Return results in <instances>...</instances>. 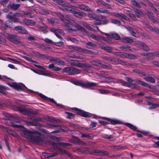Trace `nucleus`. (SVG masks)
I'll list each match as a JSON object with an SVG mask.
<instances>
[{"instance_id":"obj_1","label":"nucleus","mask_w":159,"mask_h":159,"mask_svg":"<svg viewBox=\"0 0 159 159\" xmlns=\"http://www.w3.org/2000/svg\"><path fill=\"white\" fill-rule=\"evenodd\" d=\"M20 134L22 136L35 144L50 145L52 146L54 150H58L61 153L66 154L69 157H71L70 153L65 150L60 148V142L56 143L49 141L45 142L43 135L37 131H31L24 128L21 130Z\"/></svg>"},{"instance_id":"obj_2","label":"nucleus","mask_w":159,"mask_h":159,"mask_svg":"<svg viewBox=\"0 0 159 159\" xmlns=\"http://www.w3.org/2000/svg\"><path fill=\"white\" fill-rule=\"evenodd\" d=\"M7 84L10 87L13 88L16 90L19 91L23 90V88H25L27 90L26 91L27 93H34V92L33 91L28 89L24 84L21 83L18 84L15 82H13L12 84H11L10 83H7Z\"/></svg>"},{"instance_id":"obj_3","label":"nucleus","mask_w":159,"mask_h":159,"mask_svg":"<svg viewBox=\"0 0 159 159\" xmlns=\"http://www.w3.org/2000/svg\"><path fill=\"white\" fill-rule=\"evenodd\" d=\"M125 79L129 83L133 85V88H134L137 89H139V88L136 86V84H139L144 87H147L148 86V84L146 83L141 81L139 79L133 80L131 78L129 77H126Z\"/></svg>"},{"instance_id":"obj_4","label":"nucleus","mask_w":159,"mask_h":159,"mask_svg":"<svg viewBox=\"0 0 159 159\" xmlns=\"http://www.w3.org/2000/svg\"><path fill=\"white\" fill-rule=\"evenodd\" d=\"M57 2V3L59 5L58 8L60 9L65 11H72L71 8L69 6L67 2L61 0H58Z\"/></svg>"},{"instance_id":"obj_5","label":"nucleus","mask_w":159,"mask_h":159,"mask_svg":"<svg viewBox=\"0 0 159 159\" xmlns=\"http://www.w3.org/2000/svg\"><path fill=\"white\" fill-rule=\"evenodd\" d=\"M72 82L75 85L81 86L84 88H89L94 87L96 85V83L88 82H84L82 81L76 80L73 81Z\"/></svg>"},{"instance_id":"obj_6","label":"nucleus","mask_w":159,"mask_h":159,"mask_svg":"<svg viewBox=\"0 0 159 159\" xmlns=\"http://www.w3.org/2000/svg\"><path fill=\"white\" fill-rule=\"evenodd\" d=\"M67 26L69 28L68 30L70 32L78 31L80 30H85L84 28L82 27L75 23H72L71 22Z\"/></svg>"},{"instance_id":"obj_7","label":"nucleus","mask_w":159,"mask_h":159,"mask_svg":"<svg viewBox=\"0 0 159 159\" xmlns=\"http://www.w3.org/2000/svg\"><path fill=\"white\" fill-rule=\"evenodd\" d=\"M6 38L10 41L16 44L20 43V38L17 36L13 34H6Z\"/></svg>"},{"instance_id":"obj_8","label":"nucleus","mask_w":159,"mask_h":159,"mask_svg":"<svg viewBox=\"0 0 159 159\" xmlns=\"http://www.w3.org/2000/svg\"><path fill=\"white\" fill-rule=\"evenodd\" d=\"M72 61L70 62V65L72 66H75L80 68H89L91 67V65L88 63H81L77 60H71Z\"/></svg>"},{"instance_id":"obj_9","label":"nucleus","mask_w":159,"mask_h":159,"mask_svg":"<svg viewBox=\"0 0 159 159\" xmlns=\"http://www.w3.org/2000/svg\"><path fill=\"white\" fill-rule=\"evenodd\" d=\"M63 71L70 75L78 74L80 72V70L71 67H65L63 69Z\"/></svg>"},{"instance_id":"obj_10","label":"nucleus","mask_w":159,"mask_h":159,"mask_svg":"<svg viewBox=\"0 0 159 159\" xmlns=\"http://www.w3.org/2000/svg\"><path fill=\"white\" fill-rule=\"evenodd\" d=\"M90 62L93 65L96 66L102 67L104 68H111L112 66L107 64H102L101 62H98L97 60H90Z\"/></svg>"},{"instance_id":"obj_11","label":"nucleus","mask_w":159,"mask_h":159,"mask_svg":"<svg viewBox=\"0 0 159 159\" xmlns=\"http://www.w3.org/2000/svg\"><path fill=\"white\" fill-rule=\"evenodd\" d=\"M33 55L34 56L39 59L55 60L52 57H50L47 55L41 54L38 52L34 53Z\"/></svg>"},{"instance_id":"obj_12","label":"nucleus","mask_w":159,"mask_h":159,"mask_svg":"<svg viewBox=\"0 0 159 159\" xmlns=\"http://www.w3.org/2000/svg\"><path fill=\"white\" fill-rule=\"evenodd\" d=\"M73 50L78 51L81 52L85 53L92 54L93 52L91 50H88L84 48L77 46H70Z\"/></svg>"},{"instance_id":"obj_13","label":"nucleus","mask_w":159,"mask_h":159,"mask_svg":"<svg viewBox=\"0 0 159 159\" xmlns=\"http://www.w3.org/2000/svg\"><path fill=\"white\" fill-rule=\"evenodd\" d=\"M110 61L111 63L114 65L120 64L123 65L128 66H134L130 63H128L123 60H110Z\"/></svg>"},{"instance_id":"obj_14","label":"nucleus","mask_w":159,"mask_h":159,"mask_svg":"<svg viewBox=\"0 0 159 159\" xmlns=\"http://www.w3.org/2000/svg\"><path fill=\"white\" fill-rule=\"evenodd\" d=\"M16 109L23 114L30 115L32 114L31 111L29 110L26 109L22 107H16Z\"/></svg>"},{"instance_id":"obj_15","label":"nucleus","mask_w":159,"mask_h":159,"mask_svg":"<svg viewBox=\"0 0 159 159\" xmlns=\"http://www.w3.org/2000/svg\"><path fill=\"white\" fill-rule=\"evenodd\" d=\"M14 30L19 33L27 34L28 32L24 27L21 26H17L14 27Z\"/></svg>"},{"instance_id":"obj_16","label":"nucleus","mask_w":159,"mask_h":159,"mask_svg":"<svg viewBox=\"0 0 159 159\" xmlns=\"http://www.w3.org/2000/svg\"><path fill=\"white\" fill-rule=\"evenodd\" d=\"M70 11L75 16L80 18H82L84 16L86 15V14L83 12H79L72 10Z\"/></svg>"},{"instance_id":"obj_17","label":"nucleus","mask_w":159,"mask_h":159,"mask_svg":"<svg viewBox=\"0 0 159 159\" xmlns=\"http://www.w3.org/2000/svg\"><path fill=\"white\" fill-rule=\"evenodd\" d=\"M147 76L144 78V80L147 81H149L151 83H154L155 80L154 79L155 76L153 74H148L146 75Z\"/></svg>"},{"instance_id":"obj_18","label":"nucleus","mask_w":159,"mask_h":159,"mask_svg":"<svg viewBox=\"0 0 159 159\" xmlns=\"http://www.w3.org/2000/svg\"><path fill=\"white\" fill-rule=\"evenodd\" d=\"M61 21L64 22L66 26L72 22L71 18L69 16L67 15L64 16Z\"/></svg>"},{"instance_id":"obj_19","label":"nucleus","mask_w":159,"mask_h":159,"mask_svg":"<svg viewBox=\"0 0 159 159\" xmlns=\"http://www.w3.org/2000/svg\"><path fill=\"white\" fill-rule=\"evenodd\" d=\"M146 14L148 16V18L152 22L155 23L157 20L153 16V13L150 11H148Z\"/></svg>"},{"instance_id":"obj_20","label":"nucleus","mask_w":159,"mask_h":159,"mask_svg":"<svg viewBox=\"0 0 159 159\" xmlns=\"http://www.w3.org/2000/svg\"><path fill=\"white\" fill-rule=\"evenodd\" d=\"M121 57L125 58H128L130 59H137V57L132 55L127 54V53L122 54L121 53L120 57Z\"/></svg>"},{"instance_id":"obj_21","label":"nucleus","mask_w":159,"mask_h":159,"mask_svg":"<svg viewBox=\"0 0 159 159\" xmlns=\"http://www.w3.org/2000/svg\"><path fill=\"white\" fill-rule=\"evenodd\" d=\"M20 6L19 4H15L14 3L10 2L7 6V8L8 9L13 10H16L18 9Z\"/></svg>"},{"instance_id":"obj_22","label":"nucleus","mask_w":159,"mask_h":159,"mask_svg":"<svg viewBox=\"0 0 159 159\" xmlns=\"http://www.w3.org/2000/svg\"><path fill=\"white\" fill-rule=\"evenodd\" d=\"M76 113L77 115L81 116L84 117H90V114L89 113L84 111L83 110H81L79 109L77 111H76Z\"/></svg>"},{"instance_id":"obj_23","label":"nucleus","mask_w":159,"mask_h":159,"mask_svg":"<svg viewBox=\"0 0 159 159\" xmlns=\"http://www.w3.org/2000/svg\"><path fill=\"white\" fill-rule=\"evenodd\" d=\"M78 7L79 9L84 11H91V9L88 6H86L84 4L78 5Z\"/></svg>"},{"instance_id":"obj_24","label":"nucleus","mask_w":159,"mask_h":159,"mask_svg":"<svg viewBox=\"0 0 159 159\" xmlns=\"http://www.w3.org/2000/svg\"><path fill=\"white\" fill-rule=\"evenodd\" d=\"M7 123L8 125L11 126L14 128H20L23 127V126L22 125H17L15 124V123L11 122L10 120H8Z\"/></svg>"},{"instance_id":"obj_25","label":"nucleus","mask_w":159,"mask_h":159,"mask_svg":"<svg viewBox=\"0 0 159 159\" xmlns=\"http://www.w3.org/2000/svg\"><path fill=\"white\" fill-rule=\"evenodd\" d=\"M72 137L74 138V139H70L69 140V142L73 143H77L78 144L79 143H82V141L80 140L78 137L73 135Z\"/></svg>"},{"instance_id":"obj_26","label":"nucleus","mask_w":159,"mask_h":159,"mask_svg":"<svg viewBox=\"0 0 159 159\" xmlns=\"http://www.w3.org/2000/svg\"><path fill=\"white\" fill-rule=\"evenodd\" d=\"M7 19L10 20L11 21L14 22L19 23L20 22L18 19L14 17L13 16L7 15L6 16Z\"/></svg>"},{"instance_id":"obj_27","label":"nucleus","mask_w":159,"mask_h":159,"mask_svg":"<svg viewBox=\"0 0 159 159\" xmlns=\"http://www.w3.org/2000/svg\"><path fill=\"white\" fill-rule=\"evenodd\" d=\"M85 44L87 48L91 49L96 47L97 45L96 44L90 42H87Z\"/></svg>"},{"instance_id":"obj_28","label":"nucleus","mask_w":159,"mask_h":159,"mask_svg":"<svg viewBox=\"0 0 159 159\" xmlns=\"http://www.w3.org/2000/svg\"><path fill=\"white\" fill-rule=\"evenodd\" d=\"M105 119L107 121L110 122L113 125L120 124L121 123V121L117 120L111 119L107 118H106Z\"/></svg>"},{"instance_id":"obj_29","label":"nucleus","mask_w":159,"mask_h":159,"mask_svg":"<svg viewBox=\"0 0 159 159\" xmlns=\"http://www.w3.org/2000/svg\"><path fill=\"white\" fill-rule=\"evenodd\" d=\"M136 16L138 18L140 17L141 16H143L144 13L140 10L138 9L137 8H134L133 10Z\"/></svg>"},{"instance_id":"obj_30","label":"nucleus","mask_w":159,"mask_h":159,"mask_svg":"<svg viewBox=\"0 0 159 159\" xmlns=\"http://www.w3.org/2000/svg\"><path fill=\"white\" fill-rule=\"evenodd\" d=\"M57 153L55 152L53 153H47L44 152L42 153V155L46 158L53 157L57 155Z\"/></svg>"},{"instance_id":"obj_31","label":"nucleus","mask_w":159,"mask_h":159,"mask_svg":"<svg viewBox=\"0 0 159 159\" xmlns=\"http://www.w3.org/2000/svg\"><path fill=\"white\" fill-rule=\"evenodd\" d=\"M77 150L79 152L84 153H88V148L87 147L85 148H80L77 149Z\"/></svg>"},{"instance_id":"obj_32","label":"nucleus","mask_w":159,"mask_h":159,"mask_svg":"<svg viewBox=\"0 0 159 159\" xmlns=\"http://www.w3.org/2000/svg\"><path fill=\"white\" fill-rule=\"evenodd\" d=\"M97 151V155L98 156H107L109 155L108 152L107 151L98 149Z\"/></svg>"},{"instance_id":"obj_33","label":"nucleus","mask_w":159,"mask_h":159,"mask_svg":"<svg viewBox=\"0 0 159 159\" xmlns=\"http://www.w3.org/2000/svg\"><path fill=\"white\" fill-rule=\"evenodd\" d=\"M122 41L123 43H131L134 42L133 39L128 37L123 38Z\"/></svg>"},{"instance_id":"obj_34","label":"nucleus","mask_w":159,"mask_h":159,"mask_svg":"<svg viewBox=\"0 0 159 159\" xmlns=\"http://www.w3.org/2000/svg\"><path fill=\"white\" fill-rule=\"evenodd\" d=\"M99 17L102 20V24L105 25L108 23L109 22L108 20L107 19L105 16H99Z\"/></svg>"},{"instance_id":"obj_35","label":"nucleus","mask_w":159,"mask_h":159,"mask_svg":"<svg viewBox=\"0 0 159 159\" xmlns=\"http://www.w3.org/2000/svg\"><path fill=\"white\" fill-rule=\"evenodd\" d=\"M48 67L50 69H52L54 71H59L61 70V69L59 67L54 66L53 64H50L48 66Z\"/></svg>"},{"instance_id":"obj_36","label":"nucleus","mask_w":159,"mask_h":159,"mask_svg":"<svg viewBox=\"0 0 159 159\" xmlns=\"http://www.w3.org/2000/svg\"><path fill=\"white\" fill-rule=\"evenodd\" d=\"M125 125L134 131L138 132V131H139L137 129V128L136 126L133 125L130 123H126L125 124Z\"/></svg>"},{"instance_id":"obj_37","label":"nucleus","mask_w":159,"mask_h":159,"mask_svg":"<svg viewBox=\"0 0 159 159\" xmlns=\"http://www.w3.org/2000/svg\"><path fill=\"white\" fill-rule=\"evenodd\" d=\"M25 24L31 25H34L35 24V22L34 20L26 19L25 20Z\"/></svg>"},{"instance_id":"obj_38","label":"nucleus","mask_w":159,"mask_h":159,"mask_svg":"<svg viewBox=\"0 0 159 159\" xmlns=\"http://www.w3.org/2000/svg\"><path fill=\"white\" fill-rule=\"evenodd\" d=\"M65 113L67 115L66 118L68 119H71L73 118L75 116V114L68 112L66 111L65 112Z\"/></svg>"},{"instance_id":"obj_39","label":"nucleus","mask_w":159,"mask_h":159,"mask_svg":"<svg viewBox=\"0 0 159 159\" xmlns=\"http://www.w3.org/2000/svg\"><path fill=\"white\" fill-rule=\"evenodd\" d=\"M119 48L124 51H131V47L129 46H120Z\"/></svg>"},{"instance_id":"obj_40","label":"nucleus","mask_w":159,"mask_h":159,"mask_svg":"<svg viewBox=\"0 0 159 159\" xmlns=\"http://www.w3.org/2000/svg\"><path fill=\"white\" fill-rule=\"evenodd\" d=\"M112 39L116 40H118L120 39V37L119 35L116 33H111Z\"/></svg>"},{"instance_id":"obj_41","label":"nucleus","mask_w":159,"mask_h":159,"mask_svg":"<svg viewBox=\"0 0 159 159\" xmlns=\"http://www.w3.org/2000/svg\"><path fill=\"white\" fill-rule=\"evenodd\" d=\"M81 135V137L82 138H86L91 139L93 137V135L91 134H83L82 133Z\"/></svg>"},{"instance_id":"obj_42","label":"nucleus","mask_w":159,"mask_h":159,"mask_svg":"<svg viewBox=\"0 0 159 159\" xmlns=\"http://www.w3.org/2000/svg\"><path fill=\"white\" fill-rule=\"evenodd\" d=\"M148 54H149V56L150 57L152 58L154 57H159V52H154L152 53L149 52Z\"/></svg>"},{"instance_id":"obj_43","label":"nucleus","mask_w":159,"mask_h":159,"mask_svg":"<svg viewBox=\"0 0 159 159\" xmlns=\"http://www.w3.org/2000/svg\"><path fill=\"white\" fill-rule=\"evenodd\" d=\"M101 48L108 52H111L112 51V48H111L108 46H102L101 47Z\"/></svg>"},{"instance_id":"obj_44","label":"nucleus","mask_w":159,"mask_h":159,"mask_svg":"<svg viewBox=\"0 0 159 159\" xmlns=\"http://www.w3.org/2000/svg\"><path fill=\"white\" fill-rule=\"evenodd\" d=\"M126 28L128 31L131 32V34L133 36H135V35H136V34L134 31L136 30L135 29H134L133 28H131V27L129 26L127 27Z\"/></svg>"},{"instance_id":"obj_45","label":"nucleus","mask_w":159,"mask_h":159,"mask_svg":"<svg viewBox=\"0 0 159 159\" xmlns=\"http://www.w3.org/2000/svg\"><path fill=\"white\" fill-rule=\"evenodd\" d=\"M88 153H89L91 154H95L97 155V151L98 149H94L91 148H88Z\"/></svg>"},{"instance_id":"obj_46","label":"nucleus","mask_w":159,"mask_h":159,"mask_svg":"<svg viewBox=\"0 0 159 159\" xmlns=\"http://www.w3.org/2000/svg\"><path fill=\"white\" fill-rule=\"evenodd\" d=\"M55 64L58 65L64 66L65 65V62L63 60H53Z\"/></svg>"},{"instance_id":"obj_47","label":"nucleus","mask_w":159,"mask_h":159,"mask_svg":"<svg viewBox=\"0 0 159 159\" xmlns=\"http://www.w3.org/2000/svg\"><path fill=\"white\" fill-rule=\"evenodd\" d=\"M100 93L102 94H107L110 93V91L108 90H104L101 89H98Z\"/></svg>"},{"instance_id":"obj_48","label":"nucleus","mask_w":159,"mask_h":159,"mask_svg":"<svg viewBox=\"0 0 159 159\" xmlns=\"http://www.w3.org/2000/svg\"><path fill=\"white\" fill-rule=\"evenodd\" d=\"M159 107V104L153 103L152 105L150 106L149 109V110H152L156 109Z\"/></svg>"},{"instance_id":"obj_49","label":"nucleus","mask_w":159,"mask_h":159,"mask_svg":"<svg viewBox=\"0 0 159 159\" xmlns=\"http://www.w3.org/2000/svg\"><path fill=\"white\" fill-rule=\"evenodd\" d=\"M112 14L118 18L120 19H123V17L124 16V14H120L119 13H114Z\"/></svg>"},{"instance_id":"obj_50","label":"nucleus","mask_w":159,"mask_h":159,"mask_svg":"<svg viewBox=\"0 0 159 159\" xmlns=\"http://www.w3.org/2000/svg\"><path fill=\"white\" fill-rule=\"evenodd\" d=\"M141 45V46L142 47L144 51H148L149 50V47L144 43H142Z\"/></svg>"},{"instance_id":"obj_51","label":"nucleus","mask_w":159,"mask_h":159,"mask_svg":"<svg viewBox=\"0 0 159 159\" xmlns=\"http://www.w3.org/2000/svg\"><path fill=\"white\" fill-rule=\"evenodd\" d=\"M132 5L137 7L140 8L141 7V6L140 4L138 3L136 1L134 0L132 1Z\"/></svg>"},{"instance_id":"obj_52","label":"nucleus","mask_w":159,"mask_h":159,"mask_svg":"<svg viewBox=\"0 0 159 159\" xmlns=\"http://www.w3.org/2000/svg\"><path fill=\"white\" fill-rule=\"evenodd\" d=\"M58 129H60L63 132H66L68 130V128L65 126L59 125Z\"/></svg>"},{"instance_id":"obj_53","label":"nucleus","mask_w":159,"mask_h":159,"mask_svg":"<svg viewBox=\"0 0 159 159\" xmlns=\"http://www.w3.org/2000/svg\"><path fill=\"white\" fill-rule=\"evenodd\" d=\"M25 124L26 125L36 126L37 125L32 121H26L25 122Z\"/></svg>"},{"instance_id":"obj_54","label":"nucleus","mask_w":159,"mask_h":159,"mask_svg":"<svg viewBox=\"0 0 159 159\" xmlns=\"http://www.w3.org/2000/svg\"><path fill=\"white\" fill-rule=\"evenodd\" d=\"M48 101H50L54 103L56 105L57 107H61V106H62V105H61L60 104H57V102L53 99V98H48Z\"/></svg>"},{"instance_id":"obj_55","label":"nucleus","mask_w":159,"mask_h":159,"mask_svg":"<svg viewBox=\"0 0 159 159\" xmlns=\"http://www.w3.org/2000/svg\"><path fill=\"white\" fill-rule=\"evenodd\" d=\"M127 11L128 12L127 14L130 17L134 20H136V17H135V16H134V15L133 14L130 13V11H129L127 10Z\"/></svg>"},{"instance_id":"obj_56","label":"nucleus","mask_w":159,"mask_h":159,"mask_svg":"<svg viewBox=\"0 0 159 159\" xmlns=\"http://www.w3.org/2000/svg\"><path fill=\"white\" fill-rule=\"evenodd\" d=\"M38 95L39 96L45 100H48V98L46 97L45 95H43L41 93H38Z\"/></svg>"},{"instance_id":"obj_57","label":"nucleus","mask_w":159,"mask_h":159,"mask_svg":"<svg viewBox=\"0 0 159 159\" xmlns=\"http://www.w3.org/2000/svg\"><path fill=\"white\" fill-rule=\"evenodd\" d=\"M38 95L39 96L45 100H48V98L46 97L45 95H43L41 93H38Z\"/></svg>"},{"instance_id":"obj_58","label":"nucleus","mask_w":159,"mask_h":159,"mask_svg":"<svg viewBox=\"0 0 159 159\" xmlns=\"http://www.w3.org/2000/svg\"><path fill=\"white\" fill-rule=\"evenodd\" d=\"M102 138L107 139H110L112 138V136L111 135H107L106 134H103L102 135Z\"/></svg>"},{"instance_id":"obj_59","label":"nucleus","mask_w":159,"mask_h":159,"mask_svg":"<svg viewBox=\"0 0 159 159\" xmlns=\"http://www.w3.org/2000/svg\"><path fill=\"white\" fill-rule=\"evenodd\" d=\"M111 21L112 23H114L116 24H118L119 25H120L121 23V22L120 21L114 19L111 20Z\"/></svg>"},{"instance_id":"obj_60","label":"nucleus","mask_w":159,"mask_h":159,"mask_svg":"<svg viewBox=\"0 0 159 159\" xmlns=\"http://www.w3.org/2000/svg\"><path fill=\"white\" fill-rule=\"evenodd\" d=\"M60 145L61 147L62 146L63 147H64L65 146H69L71 145V144L69 143L64 142H60Z\"/></svg>"},{"instance_id":"obj_61","label":"nucleus","mask_w":159,"mask_h":159,"mask_svg":"<svg viewBox=\"0 0 159 159\" xmlns=\"http://www.w3.org/2000/svg\"><path fill=\"white\" fill-rule=\"evenodd\" d=\"M55 14L57 16L59 17L61 20L63 19L64 16L62 15L60 12H55Z\"/></svg>"},{"instance_id":"obj_62","label":"nucleus","mask_w":159,"mask_h":159,"mask_svg":"<svg viewBox=\"0 0 159 159\" xmlns=\"http://www.w3.org/2000/svg\"><path fill=\"white\" fill-rule=\"evenodd\" d=\"M57 20L55 19L54 18H50L49 20V22L52 24H55L57 23Z\"/></svg>"},{"instance_id":"obj_63","label":"nucleus","mask_w":159,"mask_h":159,"mask_svg":"<svg viewBox=\"0 0 159 159\" xmlns=\"http://www.w3.org/2000/svg\"><path fill=\"white\" fill-rule=\"evenodd\" d=\"M88 16L90 18V19L93 20L95 15L93 13H89L88 14Z\"/></svg>"},{"instance_id":"obj_64","label":"nucleus","mask_w":159,"mask_h":159,"mask_svg":"<svg viewBox=\"0 0 159 159\" xmlns=\"http://www.w3.org/2000/svg\"><path fill=\"white\" fill-rule=\"evenodd\" d=\"M9 2V0H2L0 1V4L4 6Z\"/></svg>"}]
</instances>
